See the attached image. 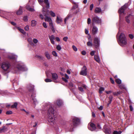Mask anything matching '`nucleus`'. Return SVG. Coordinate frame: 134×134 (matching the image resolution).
Instances as JSON below:
<instances>
[{
  "instance_id": "f257e3e1",
  "label": "nucleus",
  "mask_w": 134,
  "mask_h": 134,
  "mask_svg": "<svg viewBox=\"0 0 134 134\" xmlns=\"http://www.w3.org/2000/svg\"><path fill=\"white\" fill-rule=\"evenodd\" d=\"M43 110H48L47 115L48 118V121L55 126V121L57 120L56 115V111L50 103H46L43 106Z\"/></svg>"
},
{
  "instance_id": "f03ea898",
  "label": "nucleus",
  "mask_w": 134,
  "mask_h": 134,
  "mask_svg": "<svg viewBox=\"0 0 134 134\" xmlns=\"http://www.w3.org/2000/svg\"><path fill=\"white\" fill-rule=\"evenodd\" d=\"M34 86L31 84H29L27 86V89L30 94L29 96H30L31 94V97L33 101V104L36 105L38 103V102L35 98L36 94L34 91Z\"/></svg>"
},
{
  "instance_id": "7ed1b4c3",
  "label": "nucleus",
  "mask_w": 134,
  "mask_h": 134,
  "mask_svg": "<svg viewBox=\"0 0 134 134\" xmlns=\"http://www.w3.org/2000/svg\"><path fill=\"white\" fill-rule=\"evenodd\" d=\"M71 119L72 121L70 122V125L68 128V130L70 132L73 131L74 127L80 124V120L78 118L72 117Z\"/></svg>"
},
{
  "instance_id": "20e7f679",
  "label": "nucleus",
  "mask_w": 134,
  "mask_h": 134,
  "mask_svg": "<svg viewBox=\"0 0 134 134\" xmlns=\"http://www.w3.org/2000/svg\"><path fill=\"white\" fill-rule=\"evenodd\" d=\"M118 42L119 44L122 46L126 45L127 43V39L124 35L123 33H121L120 35Z\"/></svg>"
},
{
  "instance_id": "39448f33",
  "label": "nucleus",
  "mask_w": 134,
  "mask_h": 134,
  "mask_svg": "<svg viewBox=\"0 0 134 134\" xmlns=\"http://www.w3.org/2000/svg\"><path fill=\"white\" fill-rule=\"evenodd\" d=\"M47 10L45 9L44 7H43L42 12L45 16L46 17L44 18L45 20L46 21H47L49 23V25H51V24H53L52 23V21L51 19V18L50 17L46 16L47 15H46L45 13V12H47Z\"/></svg>"
},
{
  "instance_id": "423d86ee",
  "label": "nucleus",
  "mask_w": 134,
  "mask_h": 134,
  "mask_svg": "<svg viewBox=\"0 0 134 134\" xmlns=\"http://www.w3.org/2000/svg\"><path fill=\"white\" fill-rule=\"evenodd\" d=\"M2 69L5 71H8L10 66V64L7 62H3L1 64Z\"/></svg>"
},
{
  "instance_id": "0eeeda50",
  "label": "nucleus",
  "mask_w": 134,
  "mask_h": 134,
  "mask_svg": "<svg viewBox=\"0 0 134 134\" xmlns=\"http://www.w3.org/2000/svg\"><path fill=\"white\" fill-rule=\"evenodd\" d=\"M99 38L95 37L94 39L93 45L96 48H97L99 46Z\"/></svg>"
},
{
  "instance_id": "6e6552de",
  "label": "nucleus",
  "mask_w": 134,
  "mask_h": 134,
  "mask_svg": "<svg viewBox=\"0 0 134 134\" xmlns=\"http://www.w3.org/2000/svg\"><path fill=\"white\" fill-rule=\"evenodd\" d=\"M17 67L19 70L24 71L27 70V68L25 65H18Z\"/></svg>"
},
{
  "instance_id": "1a4fd4ad",
  "label": "nucleus",
  "mask_w": 134,
  "mask_h": 134,
  "mask_svg": "<svg viewBox=\"0 0 134 134\" xmlns=\"http://www.w3.org/2000/svg\"><path fill=\"white\" fill-rule=\"evenodd\" d=\"M54 104L55 105L57 104L58 107H60L63 105V102L62 100L58 99L55 102Z\"/></svg>"
},
{
  "instance_id": "9d476101",
  "label": "nucleus",
  "mask_w": 134,
  "mask_h": 134,
  "mask_svg": "<svg viewBox=\"0 0 134 134\" xmlns=\"http://www.w3.org/2000/svg\"><path fill=\"white\" fill-rule=\"evenodd\" d=\"M80 74L83 75H87L86 68L85 66H83L80 72Z\"/></svg>"
},
{
  "instance_id": "9b49d317",
  "label": "nucleus",
  "mask_w": 134,
  "mask_h": 134,
  "mask_svg": "<svg viewBox=\"0 0 134 134\" xmlns=\"http://www.w3.org/2000/svg\"><path fill=\"white\" fill-rule=\"evenodd\" d=\"M126 6L125 5H124L119 10V13L121 14L124 13V10L126 9Z\"/></svg>"
},
{
  "instance_id": "f8f14e48",
  "label": "nucleus",
  "mask_w": 134,
  "mask_h": 134,
  "mask_svg": "<svg viewBox=\"0 0 134 134\" xmlns=\"http://www.w3.org/2000/svg\"><path fill=\"white\" fill-rule=\"evenodd\" d=\"M49 37L51 43L53 44H54L55 43L54 41L55 39L54 36L53 35H52L51 36H49Z\"/></svg>"
},
{
  "instance_id": "ddd939ff",
  "label": "nucleus",
  "mask_w": 134,
  "mask_h": 134,
  "mask_svg": "<svg viewBox=\"0 0 134 134\" xmlns=\"http://www.w3.org/2000/svg\"><path fill=\"white\" fill-rule=\"evenodd\" d=\"M106 126L105 125L103 127L104 129V132L106 134H110L111 133L110 130L109 129H106Z\"/></svg>"
},
{
  "instance_id": "4468645a",
  "label": "nucleus",
  "mask_w": 134,
  "mask_h": 134,
  "mask_svg": "<svg viewBox=\"0 0 134 134\" xmlns=\"http://www.w3.org/2000/svg\"><path fill=\"white\" fill-rule=\"evenodd\" d=\"M8 129L5 126H3L2 128H0V133L5 132L7 131Z\"/></svg>"
},
{
  "instance_id": "2eb2a0df",
  "label": "nucleus",
  "mask_w": 134,
  "mask_h": 134,
  "mask_svg": "<svg viewBox=\"0 0 134 134\" xmlns=\"http://www.w3.org/2000/svg\"><path fill=\"white\" fill-rule=\"evenodd\" d=\"M93 21L96 23H99L101 22V20L97 16H96L94 18Z\"/></svg>"
},
{
  "instance_id": "dca6fc26",
  "label": "nucleus",
  "mask_w": 134,
  "mask_h": 134,
  "mask_svg": "<svg viewBox=\"0 0 134 134\" xmlns=\"http://www.w3.org/2000/svg\"><path fill=\"white\" fill-rule=\"evenodd\" d=\"M62 20L61 17L60 16H57V18L56 22L58 24H60L62 23Z\"/></svg>"
},
{
  "instance_id": "f3484780",
  "label": "nucleus",
  "mask_w": 134,
  "mask_h": 134,
  "mask_svg": "<svg viewBox=\"0 0 134 134\" xmlns=\"http://www.w3.org/2000/svg\"><path fill=\"white\" fill-rule=\"evenodd\" d=\"M17 57V56L16 55H14L13 54H10L8 56L9 58L11 59H15Z\"/></svg>"
},
{
  "instance_id": "a211bd4d",
  "label": "nucleus",
  "mask_w": 134,
  "mask_h": 134,
  "mask_svg": "<svg viewBox=\"0 0 134 134\" xmlns=\"http://www.w3.org/2000/svg\"><path fill=\"white\" fill-rule=\"evenodd\" d=\"M98 31L97 28L95 26L93 27V35L97 33Z\"/></svg>"
},
{
  "instance_id": "6ab92c4d",
  "label": "nucleus",
  "mask_w": 134,
  "mask_h": 134,
  "mask_svg": "<svg viewBox=\"0 0 134 134\" xmlns=\"http://www.w3.org/2000/svg\"><path fill=\"white\" fill-rule=\"evenodd\" d=\"M92 120H91V122L89 123L88 126V129L91 131H92Z\"/></svg>"
},
{
  "instance_id": "aec40b11",
  "label": "nucleus",
  "mask_w": 134,
  "mask_h": 134,
  "mask_svg": "<svg viewBox=\"0 0 134 134\" xmlns=\"http://www.w3.org/2000/svg\"><path fill=\"white\" fill-rule=\"evenodd\" d=\"M18 80V79L17 77H16L15 76L13 79H11V81H12L13 83H17L18 82L17 81Z\"/></svg>"
},
{
  "instance_id": "412c9836",
  "label": "nucleus",
  "mask_w": 134,
  "mask_h": 134,
  "mask_svg": "<svg viewBox=\"0 0 134 134\" xmlns=\"http://www.w3.org/2000/svg\"><path fill=\"white\" fill-rule=\"evenodd\" d=\"M45 56L47 58L48 60L50 59H51V57L50 55L49 54V52L48 51L46 52L45 53Z\"/></svg>"
},
{
  "instance_id": "4be33fe9",
  "label": "nucleus",
  "mask_w": 134,
  "mask_h": 134,
  "mask_svg": "<svg viewBox=\"0 0 134 134\" xmlns=\"http://www.w3.org/2000/svg\"><path fill=\"white\" fill-rule=\"evenodd\" d=\"M94 59L97 62L99 63L100 62V58L98 55H96L94 56Z\"/></svg>"
},
{
  "instance_id": "5701e85b",
  "label": "nucleus",
  "mask_w": 134,
  "mask_h": 134,
  "mask_svg": "<svg viewBox=\"0 0 134 134\" xmlns=\"http://www.w3.org/2000/svg\"><path fill=\"white\" fill-rule=\"evenodd\" d=\"M2 96L8 95L9 93L7 91L4 90L2 91L1 93Z\"/></svg>"
},
{
  "instance_id": "b1692460",
  "label": "nucleus",
  "mask_w": 134,
  "mask_h": 134,
  "mask_svg": "<svg viewBox=\"0 0 134 134\" xmlns=\"http://www.w3.org/2000/svg\"><path fill=\"white\" fill-rule=\"evenodd\" d=\"M92 93L91 92L90 94L89 93H88V96L87 97L88 98V99L90 100V102L91 103V104H92V97H91V94Z\"/></svg>"
},
{
  "instance_id": "393cba45",
  "label": "nucleus",
  "mask_w": 134,
  "mask_h": 134,
  "mask_svg": "<svg viewBox=\"0 0 134 134\" xmlns=\"http://www.w3.org/2000/svg\"><path fill=\"white\" fill-rule=\"evenodd\" d=\"M23 13L22 8L20 7L18 11L16 12V14L18 15H20Z\"/></svg>"
},
{
  "instance_id": "a878e982",
  "label": "nucleus",
  "mask_w": 134,
  "mask_h": 134,
  "mask_svg": "<svg viewBox=\"0 0 134 134\" xmlns=\"http://www.w3.org/2000/svg\"><path fill=\"white\" fill-rule=\"evenodd\" d=\"M101 9L99 8H96L95 10V12L96 13H99L101 12Z\"/></svg>"
},
{
  "instance_id": "bb28decb",
  "label": "nucleus",
  "mask_w": 134,
  "mask_h": 134,
  "mask_svg": "<svg viewBox=\"0 0 134 134\" xmlns=\"http://www.w3.org/2000/svg\"><path fill=\"white\" fill-rule=\"evenodd\" d=\"M122 93V91H119L117 92H115L113 93L114 95L117 96L118 95L121 94Z\"/></svg>"
},
{
  "instance_id": "cd10ccee",
  "label": "nucleus",
  "mask_w": 134,
  "mask_h": 134,
  "mask_svg": "<svg viewBox=\"0 0 134 134\" xmlns=\"http://www.w3.org/2000/svg\"><path fill=\"white\" fill-rule=\"evenodd\" d=\"M37 24V22L35 20H32L31 21V25L32 26L34 27Z\"/></svg>"
},
{
  "instance_id": "c85d7f7f",
  "label": "nucleus",
  "mask_w": 134,
  "mask_h": 134,
  "mask_svg": "<svg viewBox=\"0 0 134 134\" xmlns=\"http://www.w3.org/2000/svg\"><path fill=\"white\" fill-rule=\"evenodd\" d=\"M119 87L121 89H126L125 85L123 84H121L119 85Z\"/></svg>"
},
{
  "instance_id": "c756f323",
  "label": "nucleus",
  "mask_w": 134,
  "mask_h": 134,
  "mask_svg": "<svg viewBox=\"0 0 134 134\" xmlns=\"http://www.w3.org/2000/svg\"><path fill=\"white\" fill-rule=\"evenodd\" d=\"M49 26L52 30L53 32L54 33L55 32V29L54 28L53 24H51V25H49Z\"/></svg>"
},
{
  "instance_id": "7c9ffc66",
  "label": "nucleus",
  "mask_w": 134,
  "mask_h": 134,
  "mask_svg": "<svg viewBox=\"0 0 134 134\" xmlns=\"http://www.w3.org/2000/svg\"><path fill=\"white\" fill-rule=\"evenodd\" d=\"M18 29L23 34H26V32L24 31L23 29H21L19 27H18Z\"/></svg>"
},
{
  "instance_id": "2f4dec72",
  "label": "nucleus",
  "mask_w": 134,
  "mask_h": 134,
  "mask_svg": "<svg viewBox=\"0 0 134 134\" xmlns=\"http://www.w3.org/2000/svg\"><path fill=\"white\" fill-rule=\"evenodd\" d=\"M27 9L29 11L33 12L34 11V8L30 7L29 6H27L26 7Z\"/></svg>"
},
{
  "instance_id": "473e14b6",
  "label": "nucleus",
  "mask_w": 134,
  "mask_h": 134,
  "mask_svg": "<svg viewBox=\"0 0 134 134\" xmlns=\"http://www.w3.org/2000/svg\"><path fill=\"white\" fill-rule=\"evenodd\" d=\"M130 15H129L126 16L125 18L126 20L128 23H130V21L129 19L130 18Z\"/></svg>"
},
{
  "instance_id": "72a5a7b5",
  "label": "nucleus",
  "mask_w": 134,
  "mask_h": 134,
  "mask_svg": "<svg viewBox=\"0 0 134 134\" xmlns=\"http://www.w3.org/2000/svg\"><path fill=\"white\" fill-rule=\"evenodd\" d=\"M98 131V129L96 128L95 125L93 123V131Z\"/></svg>"
},
{
  "instance_id": "f704fd0d",
  "label": "nucleus",
  "mask_w": 134,
  "mask_h": 134,
  "mask_svg": "<svg viewBox=\"0 0 134 134\" xmlns=\"http://www.w3.org/2000/svg\"><path fill=\"white\" fill-rule=\"evenodd\" d=\"M18 105V103L17 102H15L14 103V104L12 105L11 107L13 108H16Z\"/></svg>"
},
{
  "instance_id": "c9c22d12",
  "label": "nucleus",
  "mask_w": 134,
  "mask_h": 134,
  "mask_svg": "<svg viewBox=\"0 0 134 134\" xmlns=\"http://www.w3.org/2000/svg\"><path fill=\"white\" fill-rule=\"evenodd\" d=\"M113 97L112 96H111L109 97V103L107 104L108 106L110 104L112 99H113Z\"/></svg>"
},
{
  "instance_id": "e433bc0d",
  "label": "nucleus",
  "mask_w": 134,
  "mask_h": 134,
  "mask_svg": "<svg viewBox=\"0 0 134 134\" xmlns=\"http://www.w3.org/2000/svg\"><path fill=\"white\" fill-rule=\"evenodd\" d=\"M70 16V15L68 14L67 16V17L64 20L65 24L66 23V20L68 19L69 18Z\"/></svg>"
},
{
  "instance_id": "4c0bfd02",
  "label": "nucleus",
  "mask_w": 134,
  "mask_h": 134,
  "mask_svg": "<svg viewBox=\"0 0 134 134\" xmlns=\"http://www.w3.org/2000/svg\"><path fill=\"white\" fill-rule=\"evenodd\" d=\"M52 54L53 56L55 57H57L58 56L57 53L55 51H53L52 52Z\"/></svg>"
},
{
  "instance_id": "58836bf2",
  "label": "nucleus",
  "mask_w": 134,
  "mask_h": 134,
  "mask_svg": "<svg viewBox=\"0 0 134 134\" xmlns=\"http://www.w3.org/2000/svg\"><path fill=\"white\" fill-rule=\"evenodd\" d=\"M115 81L118 84H120L121 82V80L119 79H116Z\"/></svg>"
},
{
  "instance_id": "ea45409f",
  "label": "nucleus",
  "mask_w": 134,
  "mask_h": 134,
  "mask_svg": "<svg viewBox=\"0 0 134 134\" xmlns=\"http://www.w3.org/2000/svg\"><path fill=\"white\" fill-rule=\"evenodd\" d=\"M104 88L103 87H101L99 89V93H102V91H104Z\"/></svg>"
},
{
  "instance_id": "a19ab883",
  "label": "nucleus",
  "mask_w": 134,
  "mask_h": 134,
  "mask_svg": "<svg viewBox=\"0 0 134 134\" xmlns=\"http://www.w3.org/2000/svg\"><path fill=\"white\" fill-rule=\"evenodd\" d=\"M121 131H114L113 132V134H121Z\"/></svg>"
},
{
  "instance_id": "79ce46f5",
  "label": "nucleus",
  "mask_w": 134,
  "mask_h": 134,
  "mask_svg": "<svg viewBox=\"0 0 134 134\" xmlns=\"http://www.w3.org/2000/svg\"><path fill=\"white\" fill-rule=\"evenodd\" d=\"M87 46H92V41H89L87 42Z\"/></svg>"
},
{
  "instance_id": "37998d69",
  "label": "nucleus",
  "mask_w": 134,
  "mask_h": 134,
  "mask_svg": "<svg viewBox=\"0 0 134 134\" xmlns=\"http://www.w3.org/2000/svg\"><path fill=\"white\" fill-rule=\"evenodd\" d=\"M44 81L46 82H50L52 81L51 79L48 78L45 79Z\"/></svg>"
},
{
  "instance_id": "c03bdc74",
  "label": "nucleus",
  "mask_w": 134,
  "mask_h": 134,
  "mask_svg": "<svg viewBox=\"0 0 134 134\" xmlns=\"http://www.w3.org/2000/svg\"><path fill=\"white\" fill-rule=\"evenodd\" d=\"M33 41L34 43L36 44L38 42V41L37 39L34 38L33 39Z\"/></svg>"
},
{
  "instance_id": "a18cd8bd",
  "label": "nucleus",
  "mask_w": 134,
  "mask_h": 134,
  "mask_svg": "<svg viewBox=\"0 0 134 134\" xmlns=\"http://www.w3.org/2000/svg\"><path fill=\"white\" fill-rule=\"evenodd\" d=\"M50 14L51 16L53 17H54L55 16V13L52 11H51L50 12Z\"/></svg>"
},
{
  "instance_id": "49530a36",
  "label": "nucleus",
  "mask_w": 134,
  "mask_h": 134,
  "mask_svg": "<svg viewBox=\"0 0 134 134\" xmlns=\"http://www.w3.org/2000/svg\"><path fill=\"white\" fill-rule=\"evenodd\" d=\"M58 51H60L61 49V47L60 45H58L56 47Z\"/></svg>"
},
{
  "instance_id": "de8ad7c7",
  "label": "nucleus",
  "mask_w": 134,
  "mask_h": 134,
  "mask_svg": "<svg viewBox=\"0 0 134 134\" xmlns=\"http://www.w3.org/2000/svg\"><path fill=\"white\" fill-rule=\"evenodd\" d=\"M78 89L79 90L81 91V92H83L84 91L83 90V88L81 87H78Z\"/></svg>"
},
{
  "instance_id": "09e8293b",
  "label": "nucleus",
  "mask_w": 134,
  "mask_h": 134,
  "mask_svg": "<svg viewBox=\"0 0 134 134\" xmlns=\"http://www.w3.org/2000/svg\"><path fill=\"white\" fill-rule=\"evenodd\" d=\"M12 111L10 110L7 111L6 112V114L7 115L10 114H12Z\"/></svg>"
},
{
  "instance_id": "8fccbe9b",
  "label": "nucleus",
  "mask_w": 134,
  "mask_h": 134,
  "mask_svg": "<svg viewBox=\"0 0 134 134\" xmlns=\"http://www.w3.org/2000/svg\"><path fill=\"white\" fill-rule=\"evenodd\" d=\"M72 47L74 50L75 51H76L77 50V48L74 45H73L72 46Z\"/></svg>"
},
{
  "instance_id": "3c124183",
  "label": "nucleus",
  "mask_w": 134,
  "mask_h": 134,
  "mask_svg": "<svg viewBox=\"0 0 134 134\" xmlns=\"http://www.w3.org/2000/svg\"><path fill=\"white\" fill-rule=\"evenodd\" d=\"M62 79L65 82H68L67 80L65 77H62Z\"/></svg>"
},
{
  "instance_id": "603ef678",
  "label": "nucleus",
  "mask_w": 134,
  "mask_h": 134,
  "mask_svg": "<svg viewBox=\"0 0 134 134\" xmlns=\"http://www.w3.org/2000/svg\"><path fill=\"white\" fill-rule=\"evenodd\" d=\"M43 25V26L45 28H46L47 27V25L46 24L45 22H43L42 24Z\"/></svg>"
},
{
  "instance_id": "864d4df0",
  "label": "nucleus",
  "mask_w": 134,
  "mask_h": 134,
  "mask_svg": "<svg viewBox=\"0 0 134 134\" xmlns=\"http://www.w3.org/2000/svg\"><path fill=\"white\" fill-rule=\"evenodd\" d=\"M52 78L54 80H56L58 78V76H52Z\"/></svg>"
},
{
  "instance_id": "5fc2aeb1",
  "label": "nucleus",
  "mask_w": 134,
  "mask_h": 134,
  "mask_svg": "<svg viewBox=\"0 0 134 134\" xmlns=\"http://www.w3.org/2000/svg\"><path fill=\"white\" fill-rule=\"evenodd\" d=\"M30 43H33L32 42V38H28L27 40Z\"/></svg>"
},
{
  "instance_id": "6e6d98bb",
  "label": "nucleus",
  "mask_w": 134,
  "mask_h": 134,
  "mask_svg": "<svg viewBox=\"0 0 134 134\" xmlns=\"http://www.w3.org/2000/svg\"><path fill=\"white\" fill-rule=\"evenodd\" d=\"M24 20L26 21L28 20L27 17V16H25L23 18Z\"/></svg>"
},
{
  "instance_id": "4d7b16f0",
  "label": "nucleus",
  "mask_w": 134,
  "mask_h": 134,
  "mask_svg": "<svg viewBox=\"0 0 134 134\" xmlns=\"http://www.w3.org/2000/svg\"><path fill=\"white\" fill-rule=\"evenodd\" d=\"M78 7V6L76 4L74 6L73 8H72V10H74L76 8H77Z\"/></svg>"
},
{
  "instance_id": "13d9d810",
  "label": "nucleus",
  "mask_w": 134,
  "mask_h": 134,
  "mask_svg": "<svg viewBox=\"0 0 134 134\" xmlns=\"http://www.w3.org/2000/svg\"><path fill=\"white\" fill-rule=\"evenodd\" d=\"M68 38L67 37H65L63 38V40L65 42H66L68 39Z\"/></svg>"
},
{
  "instance_id": "bf43d9fd",
  "label": "nucleus",
  "mask_w": 134,
  "mask_h": 134,
  "mask_svg": "<svg viewBox=\"0 0 134 134\" xmlns=\"http://www.w3.org/2000/svg\"><path fill=\"white\" fill-rule=\"evenodd\" d=\"M91 23V20L90 18H88L87 19V24H90Z\"/></svg>"
},
{
  "instance_id": "052dcab7",
  "label": "nucleus",
  "mask_w": 134,
  "mask_h": 134,
  "mask_svg": "<svg viewBox=\"0 0 134 134\" xmlns=\"http://www.w3.org/2000/svg\"><path fill=\"white\" fill-rule=\"evenodd\" d=\"M89 36L88 37V38L89 40V41H92V38L90 36L89 34L88 35Z\"/></svg>"
},
{
  "instance_id": "680f3d73",
  "label": "nucleus",
  "mask_w": 134,
  "mask_h": 134,
  "mask_svg": "<svg viewBox=\"0 0 134 134\" xmlns=\"http://www.w3.org/2000/svg\"><path fill=\"white\" fill-rule=\"evenodd\" d=\"M81 54L83 55H85L86 54V52L85 51H83L82 52Z\"/></svg>"
},
{
  "instance_id": "e2e57ef3",
  "label": "nucleus",
  "mask_w": 134,
  "mask_h": 134,
  "mask_svg": "<svg viewBox=\"0 0 134 134\" xmlns=\"http://www.w3.org/2000/svg\"><path fill=\"white\" fill-rule=\"evenodd\" d=\"M25 29L26 31H27L29 29V26H27L25 27Z\"/></svg>"
},
{
  "instance_id": "0e129e2a",
  "label": "nucleus",
  "mask_w": 134,
  "mask_h": 134,
  "mask_svg": "<svg viewBox=\"0 0 134 134\" xmlns=\"http://www.w3.org/2000/svg\"><path fill=\"white\" fill-rule=\"evenodd\" d=\"M129 37L131 39H132L133 38V36L132 34H130L129 35Z\"/></svg>"
},
{
  "instance_id": "69168bd1",
  "label": "nucleus",
  "mask_w": 134,
  "mask_h": 134,
  "mask_svg": "<svg viewBox=\"0 0 134 134\" xmlns=\"http://www.w3.org/2000/svg\"><path fill=\"white\" fill-rule=\"evenodd\" d=\"M43 0H38V1L39 3L40 4L42 5V2H43Z\"/></svg>"
},
{
  "instance_id": "338daca9",
  "label": "nucleus",
  "mask_w": 134,
  "mask_h": 134,
  "mask_svg": "<svg viewBox=\"0 0 134 134\" xmlns=\"http://www.w3.org/2000/svg\"><path fill=\"white\" fill-rule=\"evenodd\" d=\"M110 80L111 83L113 84H114V81L113 80V79L111 78H110Z\"/></svg>"
},
{
  "instance_id": "774afa93",
  "label": "nucleus",
  "mask_w": 134,
  "mask_h": 134,
  "mask_svg": "<svg viewBox=\"0 0 134 134\" xmlns=\"http://www.w3.org/2000/svg\"><path fill=\"white\" fill-rule=\"evenodd\" d=\"M66 72L69 75H70V74L71 72L69 70H66Z\"/></svg>"
}]
</instances>
